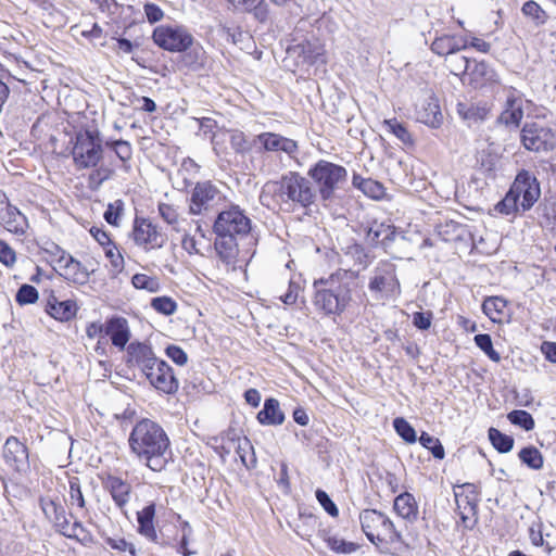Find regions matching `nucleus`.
Segmentation results:
<instances>
[{
    "instance_id": "obj_41",
    "label": "nucleus",
    "mask_w": 556,
    "mask_h": 556,
    "mask_svg": "<svg viewBox=\"0 0 556 556\" xmlns=\"http://www.w3.org/2000/svg\"><path fill=\"white\" fill-rule=\"evenodd\" d=\"M419 443L427 450H429L432 456L437 459H443L445 456L444 447L441 441L430 435L428 432L422 431L420 437L418 438Z\"/></svg>"
},
{
    "instance_id": "obj_53",
    "label": "nucleus",
    "mask_w": 556,
    "mask_h": 556,
    "mask_svg": "<svg viewBox=\"0 0 556 556\" xmlns=\"http://www.w3.org/2000/svg\"><path fill=\"white\" fill-rule=\"evenodd\" d=\"M40 250L53 257V262H56L58 265L63 263L64 257L68 254L64 249H62L59 244L53 241H45L42 245H40Z\"/></svg>"
},
{
    "instance_id": "obj_29",
    "label": "nucleus",
    "mask_w": 556,
    "mask_h": 556,
    "mask_svg": "<svg viewBox=\"0 0 556 556\" xmlns=\"http://www.w3.org/2000/svg\"><path fill=\"white\" fill-rule=\"evenodd\" d=\"M467 48V39H457L454 36L444 35L438 37L431 43V51L438 55H448Z\"/></svg>"
},
{
    "instance_id": "obj_51",
    "label": "nucleus",
    "mask_w": 556,
    "mask_h": 556,
    "mask_svg": "<svg viewBox=\"0 0 556 556\" xmlns=\"http://www.w3.org/2000/svg\"><path fill=\"white\" fill-rule=\"evenodd\" d=\"M123 212L124 202L123 200L117 199L114 202L108 204V207L103 214V218L109 225L117 227L119 225Z\"/></svg>"
},
{
    "instance_id": "obj_57",
    "label": "nucleus",
    "mask_w": 556,
    "mask_h": 556,
    "mask_svg": "<svg viewBox=\"0 0 556 556\" xmlns=\"http://www.w3.org/2000/svg\"><path fill=\"white\" fill-rule=\"evenodd\" d=\"M165 355L178 366H184L188 362L187 353L176 344L167 345L165 348Z\"/></svg>"
},
{
    "instance_id": "obj_17",
    "label": "nucleus",
    "mask_w": 556,
    "mask_h": 556,
    "mask_svg": "<svg viewBox=\"0 0 556 556\" xmlns=\"http://www.w3.org/2000/svg\"><path fill=\"white\" fill-rule=\"evenodd\" d=\"M457 68L469 75L470 85L475 88L482 87L488 83L496 81V72L484 61L478 62L476 60L462 56L459 58Z\"/></svg>"
},
{
    "instance_id": "obj_3",
    "label": "nucleus",
    "mask_w": 556,
    "mask_h": 556,
    "mask_svg": "<svg viewBox=\"0 0 556 556\" xmlns=\"http://www.w3.org/2000/svg\"><path fill=\"white\" fill-rule=\"evenodd\" d=\"M251 228V219L239 205L231 204L217 214L213 225L214 248L223 262L229 264L237 257L238 239L248 236Z\"/></svg>"
},
{
    "instance_id": "obj_54",
    "label": "nucleus",
    "mask_w": 556,
    "mask_h": 556,
    "mask_svg": "<svg viewBox=\"0 0 556 556\" xmlns=\"http://www.w3.org/2000/svg\"><path fill=\"white\" fill-rule=\"evenodd\" d=\"M316 500L325 511L331 517H338L339 509L336 503L330 498L328 493L321 489H317L315 492Z\"/></svg>"
},
{
    "instance_id": "obj_56",
    "label": "nucleus",
    "mask_w": 556,
    "mask_h": 556,
    "mask_svg": "<svg viewBox=\"0 0 556 556\" xmlns=\"http://www.w3.org/2000/svg\"><path fill=\"white\" fill-rule=\"evenodd\" d=\"M432 319L433 313L431 311L415 312L413 314L412 323L418 330L426 331L431 327Z\"/></svg>"
},
{
    "instance_id": "obj_59",
    "label": "nucleus",
    "mask_w": 556,
    "mask_h": 556,
    "mask_svg": "<svg viewBox=\"0 0 556 556\" xmlns=\"http://www.w3.org/2000/svg\"><path fill=\"white\" fill-rule=\"evenodd\" d=\"M363 193L371 199L379 200L384 195V187L379 181L368 178V181L365 182Z\"/></svg>"
},
{
    "instance_id": "obj_26",
    "label": "nucleus",
    "mask_w": 556,
    "mask_h": 556,
    "mask_svg": "<svg viewBox=\"0 0 556 556\" xmlns=\"http://www.w3.org/2000/svg\"><path fill=\"white\" fill-rule=\"evenodd\" d=\"M256 418L261 425L278 426L283 424L286 416L280 409L278 400L268 397L264 401L263 408L257 413Z\"/></svg>"
},
{
    "instance_id": "obj_8",
    "label": "nucleus",
    "mask_w": 556,
    "mask_h": 556,
    "mask_svg": "<svg viewBox=\"0 0 556 556\" xmlns=\"http://www.w3.org/2000/svg\"><path fill=\"white\" fill-rule=\"evenodd\" d=\"M555 136L551 128L539 123H526L520 140L526 150L536 153L549 152L555 147Z\"/></svg>"
},
{
    "instance_id": "obj_27",
    "label": "nucleus",
    "mask_w": 556,
    "mask_h": 556,
    "mask_svg": "<svg viewBox=\"0 0 556 556\" xmlns=\"http://www.w3.org/2000/svg\"><path fill=\"white\" fill-rule=\"evenodd\" d=\"M393 508L400 517L410 523L418 519V504L412 493L404 492L397 495Z\"/></svg>"
},
{
    "instance_id": "obj_44",
    "label": "nucleus",
    "mask_w": 556,
    "mask_h": 556,
    "mask_svg": "<svg viewBox=\"0 0 556 556\" xmlns=\"http://www.w3.org/2000/svg\"><path fill=\"white\" fill-rule=\"evenodd\" d=\"M476 345L485 353V355L493 362L498 363L501 355L493 348L492 338L489 333H479L473 338Z\"/></svg>"
},
{
    "instance_id": "obj_24",
    "label": "nucleus",
    "mask_w": 556,
    "mask_h": 556,
    "mask_svg": "<svg viewBox=\"0 0 556 556\" xmlns=\"http://www.w3.org/2000/svg\"><path fill=\"white\" fill-rule=\"evenodd\" d=\"M59 267L64 270L63 274H60L61 276L67 281L79 286L86 285L90 279L91 273H93V270L89 271L87 267L71 254L64 257L63 263Z\"/></svg>"
},
{
    "instance_id": "obj_30",
    "label": "nucleus",
    "mask_w": 556,
    "mask_h": 556,
    "mask_svg": "<svg viewBox=\"0 0 556 556\" xmlns=\"http://www.w3.org/2000/svg\"><path fill=\"white\" fill-rule=\"evenodd\" d=\"M523 117V110L521 104L517 103L515 99H507L506 108L497 118L500 124L507 127H518Z\"/></svg>"
},
{
    "instance_id": "obj_48",
    "label": "nucleus",
    "mask_w": 556,
    "mask_h": 556,
    "mask_svg": "<svg viewBox=\"0 0 556 556\" xmlns=\"http://www.w3.org/2000/svg\"><path fill=\"white\" fill-rule=\"evenodd\" d=\"M151 307L165 316H170L177 311V303L170 296H156L151 300Z\"/></svg>"
},
{
    "instance_id": "obj_47",
    "label": "nucleus",
    "mask_w": 556,
    "mask_h": 556,
    "mask_svg": "<svg viewBox=\"0 0 556 556\" xmlns=\"http://www.w3.org/2000/svg\"><path fill=\"white\" fill-rule=\"evenodd\" d=\"M105 256L110 260L111 264V276L116 277L118 274H121L124 270V257L118 252L116 245L113 243L110 247L104 249Z\"/></svg>"
},
{
    "instance_id": "obj_58",
    "label": "nucleus",
    "mask_w": 556,
    "mask_h": 556,
    "mask_svg": "<svg viewBox=\"0 0 556 556\" xmlns=\"http://www.w3.org/2000/svg\"><path fill=\"white\" fill-rule=\"evenodd\" d=\"M105 543L113 549L118 552L128 551L131 556H137L135 545L132 543H128L124 538L113 539L108 536L105 538Z\"/></svg>"
},
{
    "instance_id": "obj_28",
    "label": "nucleus",
    "mask_w": 556,
    "mask_h": 556,
    "mask_svg": "<svg viewBox=\"0 0 556 556\" xmlns=\"http://www.w3.org/2000/svg\"><path fill=\"white\" fill-rule=\"evenodd\" d=\"M155 510V504L150 503L137 513L138 533L149 541H156Z\"/></svg>"
},
{
    "instance_id": "obj_62",
    "label": "nucleus",
    "mask_w": 556,
    "mask_h": 556,
    "mask_svg": "<svg viewBox=\"0 0 556 556\" xmlns=\"http://www.w3.org/2000/svg\"><path fill=\"white\" fill-rule=\"evenodd\" d=\"M300 289H301V287L299 283L290 280L288 291L283 295L280 296V300L286 305H293L298 300Z\"/></svg>"
},
{
    "instance_id": "obj_38",
    "label": "nucleus",
    "mask_w": 556,
    "mask_h": 556,
    "mask_svg": "<svg viewBox=\"0 0 556 556\" xmlns=\"http://www.w3.org/2000/svg\"><path fill=\"white\" fill-rule=\"evenodd\" d=\"M521 12L526 17L530 18L535 26L544 25L548 18L547 13L533 0L525 2Z\"/></svg>"
},
{
    "instance_id": "obj_52",
    "label": "nucleus",
    "mask_w": 556,
    "mask_h": 556,
    "mask_svg": "<svg viewBox=\"0 0 556 556\" xmlns=\"http://www.w3.org/2000/svg\"><path fill=\"white\" fill-rule=\"evenodd\" d=\"M68 533L64 532V536L68 539H75L84 544L90 543L92 541V536L90 532L83 526L80 521H74L72 523L71 531Z\"/></svg>"
},
{
    "instance_id": "obj_37",
    "label": "nucleus",
    "mask_w": 556,
    "mask_h": 556,
    "mask_svg": "<svg viewBox=\"0 0 556 556\" xmlns=\"http://www.w3.org/2000/svg\"><path fill=\"white\" fill-rule=\"evenodd\" d=\"M383 126L393 134L403 144L413 146L414 140L406 126L396 118L384 119Z\"/></svg>"
},
{
    "instance_id": "obj_18",
    "label": "nucleus",
    "mask_w": 556,
    "mask_h": 556,
    "mask_svg": "<svg viewBox=\"0 0 556 556\" xmlns=\"http://www.w3.org/2000/svg\"><path fill=\"white\" fill-rule=\"evenodd\" d=\"M0 226L9 232L24 235L27 222L18 208L9 202L8 197L0 190Z\"/></svg>"
},
{
    "instance_id": "obj_14",
    "label": "nucleus",
    "mask_w": 556,
    "mask_h": 556,
    "mask_svg": "<svg viewBox=\"0 0 556 556\" xmlns=\"http://www.w3.org/2000/svg\"><path fill=\"white\" fill-rule=\"evenodd\" d=\"M359 522L363 532L370 543L376 547L382 543L381 535L386 530H390L392 520L383 513L376 509H364L359 514Z\"/></svg>"
},
{
    "instance_id": "obj_33",
    "label": "nucleus",
    "mask_w": 556,
    "mask_h": 556,
    "mask_svg": "<svg viewBox=\"0 0 556 556\" xmlns=\"http://www.w3.org/2000/svg\"><path fill=\"white\" fill-rule=\"evenodd\" d=\"M488 437L493 447L501 454H506L514 447V438L503 433L496 428L491 427L488 430Z\"/></svg>"
},
{
    "instance_id": "obj_61",
    "label": "nucleus",
    "mask_w": 556,
    "mask_h": 556,
    "mask_svg": "<svg viewBox=\"0 0 556 556\" xmlns=\"http://www.w3.org/2000/svg\"><path fill=\"white\" fill-rule=\"evenodd\" d=\"M539 214L545 219L546 225L554 224L556 220V203H540Z\"/></svg>"
},
{
    "instance_id": "obj_2",
    "label": "nucleus",
    "mask_w": 556,
    "mask_h": 556,
    "mask_svg": "<svg viewBox=\"0 0 556 556\" xmlns=\"http://www.w3.org/2000/svg\"><path fill=\"white\" fill-rule=\"evenodd\" d=\"M317 191H315L308 177L302 176L298 172H288L279 180L267 181L260 195L263 205L269 206V200L288 207L308 208L316 202Z\"/></svg>"
},
{
    "instance_id": "obj_9",
    "label": "nucleus",
    "mask_w": 556,
    "mask_h": 556,
    "mask_svg": "<svg viewBox=\"0 0 556 556\" xmlns=\"http://www.w3.org/2000/svg\"><path fill=\"white\" fill-rule=\"evenodd\" d=\"M509 191L520 201L522 212L531 210L541 195L536 177L527 169L518 172Z\"/></svg>"
},
{
    "instance_id": "obj_22",
    "label": "nucleus",
    "mask_w": 556,
    "mask_h": 556,
    "mask_svg": "<svg viewBox=\"0 0 556 556\" xmlns=\"http://www.w3.org/2000/svg\"><path fill=\"white\" fill-rule=\"evenodd\" d=\"M416 117L431 128H439L443 122L439 100L434 94L428 96L416 111Z\"/></svg>"
},
{
    "instance_id": "obj_4",
    "label": "nucleus",
    "mask_w": 556,
    "mask_h": 556,
    "mask_svg": "<svg viewBox=\"0 0 556 556\" xmlns=\"http://www.w3.org/2000/svg\"><path fill=\"white\" fill-rule=\"evenodd\" d=\"M353 277L350 271L339 269L328 278L314 281V305L325 315H341L352 300Z\"/></svg>"
},
{
    "instance_id": "obj_21",
    "label": "nucleus",
    "mask_w": 556,
    "mask_h": 556,
    "mask_svg": "<svg viewBox=\"0 0 556 556\" xmlns=\"http://www.w3.org/2000/svg\"><path fill=\"white\" fill-rule=\"evenodd\" d=\"M105 336L110 337L112 344L117 349H126L131 336L127 319L117 315L106 319Z\"/></svg>"
},
{
    "instance_id": "obj_46",
    "label": "nucleus",
    "mask_w": 556,
    "mask_h": 556,
    "mask_svg": "<svg viewBox=\"0 0 556 556\" xmlns=\"http://www.w3.org/2000/svg\"><path fill=\"white\" fill-rule=\"evenodd\" d=\"M105 147L110 148L116 156L123 162H127L131 159L132 155V148L131 144L123 139L118 140H106Z\"/></svg>"
},
{
    "instance_id": "obj_1",
    "label": "nucleus",
    "mask_w": 556,
    "mask_h": 556,
    "mask_svg": "<svg viewBox=\"0 0 556 556\" xmlns=\"http://www.w3.org/2000/svg\"><path fill=\"white\" fill-rule=\"evenodd\" d=\"M130 452L153 471L165 469L170 455L169 439L157 422L143 418L136 422L129 438Z\"/></svg>"
},
{
    "instance_id": "obj_36",
    "label": "nucleus",
    "mask_w": 556,
    "mask_h": 556,
    "mask_svg": "<svg viewBox=\"0 0 556 556\" xmlns=\"http://www.w3.org/2000/svg\"><path fill=\"white\" fill-rule=\"evenodd\" d=\"M506 305L507 302L505 299L501 296H490L483 301L482 311L492 321H496L501 319Z\"/></svg>"
},
{
    "instance_id": "obj_49",
    "label": "nucleus",
    "mask_w": 556,
    "mask_h": 556,
    "mask_svg": "<svg viewBox=\"0 0 556 556\" xmlns=\"http://www.w3.org/2000/svg\"><path fill=\"white\" fill-rule=\"evenodd\" d=\"M520 207V201L509 190L504 199L495 205V210L502 215H516Z\"/></svg>"
},
{
    "instance_id": "obj_6",
    "label": "nucleus",
    "mask_w": 556,
    "mask_h": 556,
    "mask_svg": "<svg viewBox=\"0 0 556 556\" xmlns=\"http://www.w3.org/2000/svg\"><path fill=\"white\" fill-rule=\"evenodd\" d=\"M79 168L96 167L103 157V140L98 129H83L75 135L72 150Z\"/></svg>"
},
{
    "instance_id": "obj_25",
    "label": "nucleus",
    "mask_w": 556,
    "mask_h": 556,
    "mask_svg": "<svg viewBox=\"0 0 556 556\" xmlns=\"http://www.w3.org/2000/svg\"><path fill=\"white\" fill-rule=\"evenodd\" d=\"M103 486L110 492L117 507L123 508L129 502L131 485L122 478L109 475L103 480Z\"/></svg>"
},
{
    "instance_id": "obj_31",
    "label": "nucleus",
    "mask_w": 556,
    "mask_h": 556,
    "mask_svg": "<svg viewBox=\"0 0 556 556\" xmlns=\"http://www.w3.org/2000/svg\"><path fill=\"white\" fill-rule=\"evenodd\" d=\"M49 508H53V520L54 526L58 531L64 535V532L68 533L71 531L72 525L66 517L65 508L55 501H49L47 503H42V510L46 516H49Z\"/></svg>"
},
{
    "instance_id": "obj_43",
    "label": "nucleus",
    "mask_w": 556,
    "mask_h": 556,
    "mask_svg": "<svg viewBox=\"0 0 556 556\" xmlns=\"http://www.w3.org/2000/svg\"><path fill=\"white\" fill-rule=\"evenodd\" d=\"M324 540L327 546L338 554H351L358 548V544L345 541L336 535H327Z\"/></svg>"
},
{
    "instance_id": "obj_35",
    "label": "nucleus",
    "mask_w": 556,
    "mask_h": 556,
    "mask_svg": "<svg viewBox=\"0 0 556 556\" xmlns=\"http://www.w3.org/2000/svg\"><path fill=\"white\" fill-rule=\"evenodd\" d=\"M519 459L532 470H540L543 467L544 458L542 453L533 445L520 450Z\"/></svg>"
},
{
    "instance_id": "obj_11",
    "label": "nucleus",
    "mask_w": 556,
    "mask_h": 556,
    "mask_svg": "<svg viewBox=\"0 0 556 556\" xmlns=\"http://www.w3.org/2000/svg\"><path fill=\"white\" fill-rule=\"evenodd\" d=\"M368 289L386 296L400 294L401 286L396 277V266L389 261L380 262L372 270Z\"/></svg>"
},
{
    "instance_id": "obj_32",
    "label": "nucleus",
    "mask_w": 556,
    "mask_h": 556,
    "mask_svg": "<svg viewBox=\"0 0 556 556\" xmlns=\"http://www.w3.org/2000/svg\"><path fill=\"white\" fill-rule=\"evenodd\" d=\"M236 453L238 454L241 464L248 470L254 469L256 467L257 458L255 455V451L251 441L247 437L238 439Z\"/></svg>"
},
{
    "instance_id": "obj_64",
    "label": "nucleus",
    "mask_w": 556,
    "mask_h": 556,
    "mask_svg": "<svg viewBox=\"0 0 556 556\" xmlns=\"http://www.w3.org/2000/svg\"><path fill=\"white\" fill-rule=\"evenodd\" d=\"M159 212H160V215L162 216V218L167 224L173 225V224L177 223L178 214L172 205L166 204V203H161L159 205Z\"/></svg>"
},
{
    "instance_id": "obj_15",
    "label": "nucleus",
    "mask_w": 556,
    "mask_h": 556,
    "mask_svg": "<svg viewBox=\"0 0 556 556\" xmlns=\"http://www.w3.org/2000/svg\"><path fill=\"white\" fill-rule=\"evenodd\" d=\"M288 53L296 59L298 65L325 63V47L314 35L288 48Z\"/></svg>"
},
{
    "instance_id": "obj_16",
    "label": "nucleus",
    "mask_w": 556,
    "mask_h": 556,
    "mask_svg": "<svg viewBox=\"0 0 556 556\" xmlns=\"http://www.w3.org/2000/svg\"><path fill=\"white\" fill-rule=\"evenodd\" d=\"M126 352L127 366L140 368L144 376L149 372L151 366L157 365L161 361L154 354L152 346L143 342L134 341L129 343L126 348Z\"/></svg>"
},
{
    "instance_id": "obj_40",
    "label": "nucleus",
    "mask_w": 556,
    "mask_h": 556,
    "mask_svg": "<svg viewBox=\"0 0 556 556\" xmlns=\"http://www.w3.org/2000/svg\"><path fill=\"white\" fill-rule=\"evenodd\" d=\"M131 285L138 290H146L151 293H155L161 289L159 278L146 274H135L131 278Z\"/></svg>"
},
{
    "instance_id": "obj_50",
    "label": "nucleus",
    "mask_w": 556,
    "mask_h": 556,
    "mask_svg": "<svg viewBox=\"0 0 556 556\" xmlns=\"http://www.w3.org/2000/svg\"><path fill=\"white\" fill-rule=\"evenodd\" d=\"M38 290L28 283L22 285L15 294V301L20 305L34 304L38 301Z\"/></svg>"
},
{
    "instance_id": "obj_23",
    "label": "nucleus",
    "mask_w": 556,
    "mask_h": 556,
    "mask_svg": "<svg viewBox=\"0 0 556 556\" xmlns=\"http://www.w3.org/2000/svg\"><path fill=\"white\" fill-rule=\"evenodd\" d=\"M45 309L55 320L70 321L76 316L78 306L73 300L59 301L51 292Z\"/></svg>"
},
{
    "instance_id": "obj_39",
    "label": "nucleus",
    "mask_w": 556,
    "mask_h": 556,
    "mask_svg": "<svg viewBox=\"0 0 556 556\" xmlns=\"http://www.w3.org/2000/svg\"><path fill=\"white\" fill-rule=\"evenodd\" d=\"M256 146L257 142H254V137L249 139L242 131H235L230 136V147L236 153H248Z\"/></svg>"
},
{
    "instance_id": "obj_55",
    "label": "nucleus",
    "mask_w": 556,
    "mask_h": 556,
    "mask_svg": "<svg viewBox=\"0 0 556 556\" xmlns=\"http://www.w3.org/2000/svg\"><path fill=\"white\" fill-rule=\"evenodd\" d=\"M70 500L72 505L76 504L79 508H85L86 506V501L77 477L70 479Z\"/></svg>"
},
{
    "instance_id": "obj_34",
    "label": "nucleus",
    "mask_w": 556,
    "mask_h": 556,
    "mask_svg": "<svg viewBox=\"0 0 556 556\" xmlns=\"http://www.w3.org/2000/svg\"><path fill=\"white\" fill-rule=\"evenodd\" d=\"M457 113L469 123H479L485 119L489 110L476 104L458 103Z\"/></svg>"
},
{
    "instance_id": "obj_7",
    "label": "nucleus",
    "mask_w": 556,
    "mask_h": 556,
    "mask_svg": "<svg viewBox=\"0 0 556 556\" xmlns=\"http://www.w3.org/2000/svg\"><path fill=\"white\" fill-rule=\"evenodd\" d=\"M153 41L170 52H186L193 43V36L182 25H161L153 30Z\"/></svg>"
},
{
    "instance_id": "obj_19",
    "label": "nucleus",
    "mask_w": 556,
    "mask_h": 556,
    "mask_svg": "<svg viewBox=\"0 0 556 556\" xmlns=\"http://www.w3.org/2000/svg\"><path fill=\"white\" fill-rule=\"evenodd\" d=\"M155 366V372L149 371L146 375L151 386L165 394H175L179 389V382L173 368L164 359Z\"/></svg>"
},
{
    "instance_id": "obj_10",
    "label": "nucleus",
    "mask_w": 556,
    "mask_h": 556,
    "mask_svg": "<svg viewBox=\"0 0 556 556\" xmlns=\"http://www.w3.org/2000/svg\"><path fill=\"white\" fill-rule=\"evenodd\" d=\"M2 459L5 466L20 476L30 472L29 450L17 437L7 438L2 447Z\"/></svg>"
},
{
    "instance_id": "obj_45",
    "label": "nucleus",
    "mask_w": 556,
    "mask_h": 556,
    "mask_svg": "<svg viewBox=\"0 0 556 556\" xmlns=\"http://www.w3.org/2000/svg\"><path fill=\"white\" fill-rule=\"evenodd\" d=\"M507 418L513 425L519 426L526 431L532 430L535 426L532 415L523 409H515L510 412L507 415Z\"/></svg>"
},
{
    "instance_id": "obj_5",
    "label": "nucleus",
    "mask_w": 556,
    "mask_h": 556,
    "mask_svg": "<svg viewBox=\"0 0 556 556\" xmlns=\"http://www.w3.org/2000/svg\"><path fill=\"white\" fill-rule=\"evenodd\" d=\"M306 175L323 202L333 201L348 182L346 168L324 159L312 164Z\"/></svg>"
},
{
    "instance_id": "obj_63",
    "label": "nucleus",
    "mask_w": 556,
    "mask_h": 556,
    "mask_svg": "<svg viewBox=\"0 0 556 556\" xmlns=\"http://www.w3.org/2000/svg\"><path fill=\"white\" fill-rule=\"evenodd\" d=\"M144 14L149 23L154 24L161 21L164 16L162 9L154 3L144 4Z\"/></svg>"
},
{
    "instance_id": "obj_12",
    "label": "nucleus",
    "mask_w": 556,
    "mask_h": 556,
    "mask_svg": "<svg viewBox=\"0 0 556 556\" xmlns=\"http://www.w3.org/2000/svg\"><path fill=\"white\" fill-rule=\"evenodd\" d=\"M132 238L135 243L146 252L161 249L167 241V236L161 232L150 219L143 217L135 218Z\"/></svg>"
},
{
    "instance_id": "obj_60",
    "label": "nucleus",
    "mask_w": 556,
    "mask_h": 556,
    "mask_svg": "<svg viewBox=\"0 0 556 556\" xmlns=\"http://www.w3.org/2000/svg\"><path fill=\"white\" fill-rule=\"evenodd\" d=\"M0 262L7 266L11 267L16 262L15 251L4 241L0 239Z\"/></svg>"
},
{
    "instance_id": "obj_20",
    "label": "nucleus",
    "mask_w": 556,
    "mask_h": 556,
    "mask_svg": "<svg viewBox=\"0 0 556 556\" xmlns=\"http://www.w3.org/2000/svg\"><path fill=\"white\" fill-rule=\"evenodd\" d=\"M254 142H257V144H260V151H282L288 155H292L298 152L296 141L275 132H262L257 136H254Z\"/></svg>"
},
{
    "instance_id": "obj_42",
    "label": "nucleus",
    "mask_w": 556,
    "mask_h": 556,
    "mask_svg": "<svg viewBox=\"0 0 556 556\" xmlns=\"http://www.w3.org/2000/svg\"><path fill=\"white\" fill-rule=\"evenodd\" d=\"M393 428L399 437L406 443H415L417 433L413 426L403 417H396L393 420Z\"/></svg>"
},
{
    "instance_id": "obj_13",
    "label": "nucleus",
    "mask_w": 556,
    "mask_h": 556,
    "mask_svg": "<svg viewBox=\"0 0 556 556\" xmlns=\"http://www.w3.org/2000/svg\"><path fill=\"white\" fill-rule=\"evenodd\" d=\"M225 200L223 193L211 181L197 182L191 193L190 213L199 215L218 207Z\"/></svg>"
}]
</instances>
